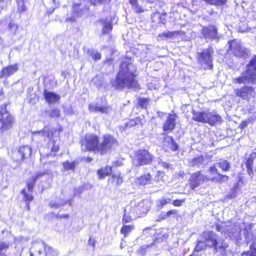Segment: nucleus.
Masks as SVG:
<instances>
[{"label":"nucleus","mask_w":256,"mask_h":256,"mask_svg":"<svg viewBox=\"0 0 256 256\" xmlns=\"http://www.w3.org/2000/svg\"><path fill=\"white\" fill-rule=\"evenodd\" d=\"M112 172V168L110 166H106L102 168L100 170H97V174L100 179H103L106 176L110 175Z\"/></svg>","instance_id":"c85d7f7f"},{"label":"nucleus","mask_w":256,"mask_h":256,"mask_svg":"<svg viewBox=\"0 0 256 256\" xmlns=\"http://www.w3.org/2000/svg\"><path fill=\"white\" fill-rule=\"evenodd\" d=\"M62 204H63V201L62 200L60 202H56L51 201L49 203V206L52 208H58L60 206H62Z\"/></svg>","instance_id":"de8ad7c7"},{"label":"nucleus","mask_w":256,"mask_h":256,"mask_svg":"<svg viewBox=\"0 0 256 256\" xmlns=\"http://www.w3.org/2000/svg\"><path fill=\"white\" fill-rule=\"evenodd\" d=\"M217 231L221 232L222 233H224V234H227V230L228 229L226 228L225 226L223 225L217 224L216 228Z\"/></svg>","instance_id":"09e8293b"},{"label":"nucleus","mask_w":256,"mask_h":256,"mask_svg":"<svg viewBox=\"0 0 256 256\" xmlns=\"http://www.w3.org/2000/svg\"><path fill=\"white\" fill-rule=\"evenodd\" d=\"M26 10V6H24V4H23L20 8V12H24Z\"/></svg>","instance_id":"338daca9"},{"label":"nucleus","mask_w":256,"mask_h":256,"mask_svg":"<svg viewBox=\"0 0 256 256\" xmlns=\"http://www.w3.org/2000/svg\"><path fill=\"white\" fill-rule=\"evenodd\" d=\"M202 34L206 38L215 39L217 38V30L213 26L204 28L202 30Z\"/></svg>","instance_id":"4be33fe9"},{"label":"nucleus","mask_w":256,"mask_h":256,"mask_svg":"<svg viewBox=\"0 0 256 256\" xmlns=\"http://www.w3.org/2000/svg\"><path fill=\"white\" fill-rule=\"evenodd\" d=\"M192 120L196 122L208 123L211 126L220 122L222 117L214 110H206L202 112L192 110Z\"/></svg>","instance_id":"f03ea898"},{"label":"nucleus","mask_w":256,"mask_h":256,"mask_svg":"<svg viewBox=\"0 0 256 256\" xmlns=\"http://www.w3.org/2000/svg\"><path fill=\"white\" fill-rule=\"evenodd\" d=\"M208 246L206 244L204 239L201 238L200 240H198L197 244L194 248V251L200 252L205 250Z\"/></svg>","instance_id":"f704fd0d"},{"label":"nucleus","mask_w":256,"mask_h":256,"mask_svg":"<svg viewBox=\"0 0 256 256\" xmlns=\"http://www.w3.org/2000/svg\"><path fill=\"white\" fill-rule=\"evenodd\" d=\"M40 247L42 248H44L45 254L42 255V252L41 250L39 249L37 250H34V252H38V256H57L58 253L57 251L52 248L51 246L46 245V243L44 242H32V247L33 249H36Z\"/></svg>","instance_id":"6e6552de"},{"label":"nucleus","mask_w":256,"mask_h":256,"mask_svg":"<svg viewBox=\"0 0 256 256\" xmlns=\"http://www.w3.org/2000/svg\"><path fill=\"white\" fill-rule=\"evenodd\" d=\"M234 93L238 97L248 100L253 96L254 88L252 86H246L242 88L235 89Z\"/></svg>","instance_id":"f8f14e48"},{"label":"nucleus","mask_w":256,"mask_h":256,"mask_svg":"<svg viewBox=\"0 0 256 256\" xmlns=\"http://www.w3.org/2000/svg\"><path fill=\"white\" fill-rule=\"evenodd\" d=\"M176 213L177 211L176 210H170L166 213L165 216L168 218L172 214H176Z\"/></svg>","instance_id":"bf43d9fd"},{"label":"nucleus","mask_w":256,"mask_h":256,"mask_svg":"<svg viewBox=\"0 0 256 256\" xmlns=\"http://www.w3.org/2000/svg\"><path fill=\"white\" fill-rule=\"evenodd\" d=\"M153 158L148 151L140 149L135 152L132 158L133 163L137 166L148 164L152 162Z\"/></svg>","instance_id":"7ed1b4c3"},{"label":"nucleus","mask_w":256,"mask_h":256,"mask_svg":"<svg viewBox=\"0 0 256 256\" xmlns=\"http://www.w3.org/2000/svg\"><path fill=\"white\" fill-rule=\"evenodd\" d=\"M102 34H108L112 30V26L110 21L108 20H102Z\"/></svg>","instance_id":"7c9ffc66"},{"label":"nucleus","mask_w":256,"mask_h":256,"mask_svg":"<svg viewBox=\"0 0 256 256\" xmlns=\"http://www.w3.org/2000/svg\"><path fill=\"white\" fill-rule=\"evenodd\" d=\"M116 143V140L111 136L106 134L103 137V140L98 148V152L102 154L108 152L112 146Z\"/></svg>","instance_id":"1a4fd4ad"},{"label":"nucleus","mask_w":256,"mask_h":256,"mask_svg":"<svg viewBox=\"0 0 256 256\" xmlns=\"http://www.w3.org/2000/svg\"><path fill=\"white\" fill-rule=\"evenodd\" d=\"M32 150V148L28 146H21L12 152V157L14 161L21 162L31 155Z\"/></svg>","instance_id":"0eeeda50"},{"label":"nucleus","mask_w":256,"mask_h":256,"mask_svg":"<svg viewBox=\"0 0 256 256\" xmlns=\"http://www.w3.org/2000/svg\"><path fill=\"white\" fill-rule=\"evenodd\" d=\"M136 72V70L130 62H123L113 84L117 89L124 88H138V84L135 79Z\"/></svg>","instance_id":"f257e3e1"},{"label":"nucleus","mask_w":256,"mask_h":256,"mask_svg":"<svg viewBox=\"0 0 256 256\" xmlns=\"http://www.w3.org/2000/svg\"><path fill=\"white\" fill-rule=\"evenodd\" d=\"M59 114V112L56 110H53L50 114V116L52 117L58 116Z\"/></svg>","instance_id":"680f3d73"},{"label":"nucleus","mask_w":256,"mask_h":256,"mask_svg":"<svg viewBox=\"0 0 256 256\" xmlns=\"http://www.w3.org/2000/svg\"><path fill=\"white\" fill-rule=\"evenodd\" d=\"M228 47L234 54L238 57H244L246 54V49L242 46L239 40H234L230 41Z\"/></svg>","instance_id":"9d476101"},{"label":"nucleus","mask_w":256,"mask_h":256,"mask_svg":"<svg viewBox=\"0 0 256 256\" xmlns=\"http://www.w3.org/2000/svg\"><path fill=\"white\" fill-rule=\"evenodd\" d=\"M150 102V99L149 98H140L139 100V105L142 108H146V106Z\"/></svg>","instance_id":"49530a36"},{"label":"nucleus","mask_w":256,"mask_h":256,"mask_svg":"<svg viewBox=\"0 0 256 256\" xmlns=\"http://www.w3.org/2000/svg\"><path fill=\"white\" fill-rule=\"evenodd\" d=\"M76 163L75 162H65V170H74V167L76 166Z\"/></svg>","instance_id":"a18cd8bd"},{"label":"nucleus","mask_w":256,"mask_h":256,"mask_svg":"<svg viewBox=\"0 0 256 256\" xmlns=\"http://www.w3.org/2000/svg\"><path fill=\"white\" fill-rule=\"evenodd\" d=\"M153 244H150L144 245L142 246L141 248L146 249L148 248L151 247Z\"/></svg>","instance_id":"0e129e2a"},{"label":"nucleus","mask_w":256,"mask_h":256,"mask_svg":"<svg viewBox=\"0 0 256 256\" xmlns=\"http://www.w3.org/2000/svg\"><path fill=\"white\" fill-rule=\"evenodd\" d=\"M256 239L255 238L250 246V250L248 252H244L242 255L244 256H256Z\"/></svg>","instance_id":"e433bc0d"},{"label":"nucleus","mask_w":256,"mask_h":256,"mask_svg":"<svg viewBox=\"0 0 256 256\" xmlns=\"http://www.w3.org/2000/svg\"><path fill=\"white\" fill-rule=\"evenodd\" d=\"M130 210V207L129 206H128L124 210V214L123 218H122V222L125 223L129 222L132 220V217L130 216V215L128 214V212H127V210Z\"/></svg>","instance_id":"79ce46f5"},{"label":"nucleus","mask_w":256,"mask_h":256,"mask_svg":"<svg viewBox=\"0 0 256 256\" xmlns=\"http://www.w3.org/2000/svg\"><path fill=\"white\" fill-rule=\"evenodd\" d=\"M244 232L247 243L252 242V244H253L254 239H256V236L253 234L251 232L248 231L247 229H244Z\"/></svg>","instance_id":"58836bf2"},{"label":"nucleus","mask_w":256,"mask_h":256,"mask_svg":"<svg viewBox=\"0 0 256 256\" xmlns=\"http://www.w3.org/2000/svg\"><path fill=\"white\" fill-rule=\"evenodd\" d=\"M256 156V153L254 152L250 154V157L247 159L246 162V165L247 168V171L249 174V176L252 178L254 174V172L253 170V162Z\"/></svg>","instance_id":"393cba45"},{"label":"nucleus","mask_w":256,"mask_h":256,"mask_svg":"<svg viewBox=\"0 0 256 256\" xmlns=\"http://www.w3.org/2000/svg\"><path fill=\"white\" fill-rule=\"evenodd\" d=\"M91 55L94 60H98L101 58L100 54L98 52H94Z\"/></svg>","instance_id":"6e6d98bb"},{"label":"nucleus","mask_w":256,"mask_h":256,"mask_svg":"<svg viewBox=\"0 0 256 256\" xmlns=\"http://www.w3.org/2000/svg\"><path fill=\"white\" fill-rule=\"evenodd\" d=\"M176 116L175 114H169L167 120L163 126V130L164 132L172 130L176 125Z\"/></svg>","instance_id":"f3484780"},{"label":"nucleus","mask_w":256,"mask_h":256,"mask_svg":"<svg viewBox=\"0 0 256 256\" xmlns=\"http://www.w3.org/2000/svg\"><path fill=\"white\" fill-rule=\"evenodd\" d=\"M200 238L204 240L208 247L212 248L218 240V235L210 230L204 232L200 235Z\"/></svg>","instance_id":"9b49d317"},{"label":"nucleus","mask_w":256,"mask_h":256,"mask_svg":"<svg viewBox=\"0 0 256 256\" xmlns=\"http://www.w3.org/2000/svg\"><path fill=\"white\" fill-rule=\"evenodd\" d=\"M21 193L24 196V201L26 202V207L28 208V210H29L30 209L29 202H32L34 199V197H33L32 194H31L32 192L27 193L26 192V190L23 189L22 190Z\"/></svg>","instance_id":"2f4dec72"},{"label":"nucleus","mask_w":256,"mask_h":256,"mask_svg":"<svg viewBox=\"0 0 256 256\" xmlns=\"http://www.w3.org/2000/svg\"><path fill=\"white\" fill-rule=\"evenodd\" d=\"M81 5L82 4L80 3V4H75L74 6V14H76V16H80L82 15L81 12H79V8L81 6Z\"/></svg>","instance_id":"3c124183"},{"label":"nucleus","mask_w":256,"mask_h":256,"mask_svg":"<svg viewBox=\"0 0 256 256\" xmlns=\"http://www.w3.org/2000/svg\"><path fill=\"white\" fill-rule=\"evenodd\" d=\"M148 203H149V202L148 200H142V202H140L138 204V206L139 208H140V207L144 206V205H146V208H144V210H142V212H147L148 210Z\"/></svg>","instance_id":"603ef678"},{"label":"nucleus","mask_w":256,"mask_h":256,"mask_svg":"<svg viewBox=\"0 0 256 256\" xmlns=\"http://www.w3.org/2000/svg\"><path fill=\"white\" fill-rule=\"evenodd\" d=\"M46 174V172H40L36 174V176H32L29 178L27 182L28 190L30 192H32L34 186L36 184V180L43 176Z\"/></svg>","instance_id":"5701e85b"},{"label":"nucleus","mask_w":256,"mask_h":256,"mask_svg":"<svg viewBox=\"0 0 256 256\" xmlns=\"http://www.w3.org/2000/svg\"><path fill=\"white\" fill-rule=\"evenodd\" d=\"M82 148L83 150L98 152V138L94 134H88L82 141Z\"/></svg>","instance_id":"39448f33"},{"label":"nucleus","mask_w":256,"mask_h":256,"mask_svg":"<svg viewBox=\"0 0 256 256\" xmlns=\"http://www.w3.org/2000/svg\"><path fill=\"white\" fill-rule=\"evenodd\" d=\"M130 2L136 12H143L142 8L138 5L136 0H130Z\"/></svg>","instance_id":"c03bdc74"},{"label":"nucleus","mask_w":256,"mask_h":256,"mask_svg":"<svg viewBox=\"0 0 256 256\" xmlns=\"http://www.w3.org/2000/svg\"><path fill=\"white\" fill-rule=\"evenodd\" d=\"M213 53V49L210 47L198 54V60L204 68L211 69L212 68Z\"/></svg>","instance_id":"423d86ee"},{"label":"nucleus","mask_w":256,"mask_h":256,"mask_svg":"<svg viewBox=\"0 0 256 256\" xmlns=\"http://www.w3.org/2000/svg\"><path fill=\"white\" fill-rule=\"evenodd\" d=\"M184 202V200H174L173 202V204L174 206H180L182 204V203Z\"/></svg>","instance_id":"052dcab7"},{"label":"nucleus","mask_w":256,"mask_h":256,"mask_svg":"<svg viewBox=\"0 0 256 256\" xmlns=\"http://www.w3.org/2000/svg\"><path fill=\"white\" fill-rule=\"evenodd\" d=\"M178 32H166L161 33L158 36V40H172L176 36L178 35Z\"/></svg>","instance_id":"a878e982"},{"label":"nucleus","mask_w":256,"mask_h":256,"mask_svg":"<svg viewBox=\"0 0 256 256\" xmlns=\"http://www.w3.org/2000/svg\"><path fill=\"white\" fill-rule=\"evenodd\" d=\"M171 200L170 198H162L160 200L159 202L160 204V207L162 208L164 205L169 203L170 202Z\"/></svg>","instance_id":"5fc2aeb1"},{"label":"nucleus","mask_w":256,"mask_h":256,"mask_svg":"<svg viewBox=\"0 0 256 256\" xmlns=\"http://www.w3.org/2000/svg\"><path fill=\"white\" fill-rule=\"evenodd\" d=\"M8 30L10 34L12 35H15L18 29V26L13 21H10L8 25Z\"/></svg>","instance_id":"c9c22d12"},{"label":"nucleus","mask_w":256,"mask_h":256,"mask_svg":"<svg viewBox=\"0 0 256 256\" xmlns=\"http://www.w3.org/2000/svg\"><path fill=\"white\" fill-rule=\"evenodd\" d=\"M164 148L166 151H176L178 148V145L172 137L168 136L164 140Z\"/></svg>","instance_id":"6ab92c4d"},{"label":"nucleus","mask_w":256,"mask_h":256,"mask_svg":"<svg viewBox=\"0 0 256 256\" xmlns=\"http://www.w3.org/2000/svg\"><path fill=\"white\" fill-rule=\"evenodd\" d=\"M156 166L164 170H168L172 168L171 164L163 162L161 159L157 160V164Z\"/></svg>","instance_id":"72a5a7b5"},{"label":"nucleus","mask_w":256,"mask_h":256,"mask_svg":"<svg viewBox=\"0 0 256 256\" xmlns=\"http://www.w3.org/2000/svg\"><path fill=\"white\" fill-rule=\"evenodd\" d=\"M246 72L251 78L256 80V56H254L247 65Z\"/></svg>","instance_id":"412c9836"},{"label":"nucleus","mask_w":256,"mask_h":256,"mask_svg":"<svg viewBox=\"0 0 256 256\" xmlns=\"http://www.w3.org/2000/svg\"><path fill=\"white\" fill-rule=\"evenodd\" d=\"M134 229V225L124 226L122 227L120 232L122 234H124V237H126Z\"/></svg>","instance_id":"a19ab883"},{"label":"nucleus","mask_w":256,"mask_h":256,"mask_svg":"<svg viewBox=\"0 0 256 256\" xmlns=\"http://www.w3.org/2000/svg\"><path fill=\"white\" fill-rule=\"evenodd\" d=\"M240 228L238 224L234 225L232 228L230 232L227 230V234L231 239H236V240H240Z\"/></svg>","instance_id":"b1692460"},{"label":"nucleus","mask_w":256,"mask_h":256,"mask_svg":"<svg viewBox=\"0 0 256 256\" xmlns=\"http://www.w3.org/2000/svg\"><path fill=\"white\" fill-rule=\"evenodd\" d=\"M152 181V176L150 174H147L142 176L136 179V182L137 184L141 186H145L150 184Z\"/></svg>","instance_id":"cd10ccee"},{"label":"nucleus","mask_w":256,"mask_h":256,"mask_svg":"<svg viewBox=\"0 0 256 256\" xmlns=\"http://www.w3.org/2000/svg\"><path fill=\"white\" fill-rule=\"evenodd\" d=\"M95 243H96V241H95L94 239H93V238H90V240H88V244H89V245H90V246H92L94 248V245H95Z\"/></svg>","instance_id":"e2e57ef3"},{"label":"nucleus","mask_w":256,"mask_h":256,"mask_svg":"<svg viewBox=\"0 0 256 256\" xmlns=\"http://www.w3.org/2000/svg\"><path fill=\"white\" fill-rule=\"evenodd\" d=\"M6 105L0 107V130L4 132L12 127L14 119L6 110Z\"/></svg>","instance_id":"20e7f679"},{"label":"nucleus","mask_w":256,"mask_h":256,"mask_svg":"<svg viewBox=\"0 0 256 256\" xmlns=\"http://www.w3.org/2000/svg\"><path fill=\"white\" fill-rule=\"evenodd\" d=\"M212 181L218 182L220 183L226 182L228 179V177L226 175L220 174H218V175L215 176H213L210 178Z\"/></svg>","instance_id":"4c0bfd02"},{"label":"nucleus","mask_w":256,"mask_h":256,"mask_svg":"<svg viewBox=\"0 0 256 256\" xmlns=\"http://www.w3.org/2000/svg\"><path fill=\"white\" fill-rule=\"evenodd\" d=\"M90 2L92 4H96L97 2H110V0H90Z\"/></svg>","instance_id":"13d9d810"},{"label":"nucleus","mask_w":256,"mask_h":256,"mask_svg":"<svg viewBox=\"0 0 256 256\" xmlns=\"http://www.w3.org/2000/svg\"><path fill=\"white\" fill-rule=\"evenodd\" d=\"M206 179V176L202 174L200 172L193 174L190 180V187L194 190L202 184Z\"/></svg>","instance_id":"4468645a"},{"label":"nucleus","mask_w":256,"mask_h":256,"mask_svg":"<svg viewBox=\"0 0 256 256\" xmlns=\"http://www.w3.org/2000/svg\"><path fill=\"white\" fill-rule=\"evenodd\" d=\"M88 109L90 112H100L108 114L112 110L111 108L107 104H92L89 105Z\"/></svg>","instance_id":"2eb2a0df"},{"label":"nucleus","mask_w":256,"mask_h":256,"mask_svg":"<svg viewBox=\"0 0 256 256\" xmlns=\"http://www.w3.org/2000/svg\"><path fill=\"white\" fill-rule=\"evenodd\" d=\"M254 80H255L251 78L250 76L246 72L241 76L236 78H234L232 79V82L235 84H246L253 82Z\"/></svg>","instance_id":"a211bd4d"},{"label":"nucleus","mask_w":256,"mask_h":256,"mask_svg":"<svg viewBox=\"0 0 256 256\" xmlns=\"http://www.w3.org/2000/svg\"><path fill=\"white\" fill-rule=\"evenodd\" d=\"M157 174H158V176L162 177V176L164 174V172H162L161 170H158V172H157Z\"/></svg>","instance_id":"69168bd1"},{"label":"nucleus","mask_w":256,"mask_h":256,"mask_svg":"<svg viewBox=\"0 0 256 256\" xmlns=\"http://www.w3.org/2000/svg\"><path fill=\"white\" fill-rule=\"evenodd\" d=\"M112 182L116 185H120L123 182L122 178L119 174H112Z\"/></svg>","instance_id":"37998d69"},{"label":"nucleus","mask_w":256,"mask_h":256,"mask_svg":"<svg viewBox=\"0 0 256 256\" xmlns=\"http://www.w3.org/2000/svg\"><path fill=\"white\" fill-rule=\"evenodd\" d=\"M32 138H42V135H37L36 136H35L34 137L32 136Z\"/></svg>","instance_id":"774afa93"},{"label":"nucleus","mask_w":256,"mask_h":256,"mask_svg":"<svg viewBox=\"0 0 256 256\" xmlns=\"http://www.w3.org/2000/svg\"><path fill=\"white\" fill-rule=\"evenodd\" d=\"M9 244L4 242H0V254L3 250L6 249L8 248Z\"/></svg>","instance_id":"4d7b16f0"},{"label":"nucleus","mask_w":256,"mask_h":256,"mask_svg":"<svg viewBox=\"0 0 256 256\" xmlns=\"http://www.w3.org/2000/svg\"><path fill=\"white\" fill-rule=\"evenodd\" d=\"M209 172L210 176H212L211 178L216 176L218 175V174H219L218 172L217 168L214 166L210 167L209 169Z\"/></svg>","instance_id":"8fccbe9b"},{"label":"nucleus","mask_w":256,"mask_h":256,"mask_svg":"<svg viewBox=\"0 0 256 256\" xmlns=\"http://www.w3.org/2000/svg\"><path fill=\"white\" fill-rule=\"evenodd\" d=\"M54 132L56 130L52 128H50L49 126H44V129L40 131H34L32 132V136H36L37 135H42V140H46L50 139L54 134Z\"/></svg>","instance_id":"dca6fc26"},{"label":"nucleus","mask_w":256,"mask_h":256,"mask_svg":"<svg viewBox=\"0 0 256 256\" xmlns=\"http://www.w3.org/2000/svg\"><path fill=\"white\" fill-rule=\"evenodd\" d=\"M18 70L16 64L4 68L0 72V79L4 77H8L16 72Z\"/></svg>","instance_id":"aec40b11"},{"label":"nucleus","mask_w":256,"mask_h":256,"mask_svg":"<svg viewBox=\"0 0 256 256\" xmlns=\"http://www.w3.org/2000/svg\"><path fill=\"white\" fill-rule=\"evenodd\" d=\"M213 248L221 256H226L229 252L228 244L221 238L218 240Z\"/></svg>","instance_id":"ddd939ff"},{"label":"nucleus","mask_w":256,"mask_h":256,"mask_svg":"<svg viewBox=\"0 0 256 256\" xmlns=\"http://www.w3.org/2000/svg\"><path fill=\"white\" fill-rule=\"evenodd\" d=\"M206 4L215 6H221L226 4L227 0H203Z\"/></svg>","instance_id":"ea45409f"},{"label":"nucleus","mask_w":256,"mask_h":256,"mask_svg":"<svg viewBox=\"0 0 256 256\" xmlns=\"http://www.w3.org/2000/svg\"><path fill=\"white\" fill-rule=\"evenodd\" d=\"M190 166H199L200 164H204V158L202 155L198 156L190 160Z\"/></svg>","instance_id":"c756f323"},{"label":"nucleus","mask_w":256,"mask_h":256,"mask_svg":"<svg viewBox=\"0 0 256 256\" xmlns=\"http://www.w3.org/2000/svg\"><path fill=\"white\" fill-rule=\"evenodd\" d=\"M140 122V120L138 118H136L134 120H132L129 121L128 125L130 126H133L138 124Z\"/></svg>","instance_id":"864d4df0"},{"label":"nucleus","mask_w":256,"mask_h":256,"mask_svg":"<svg viewBox=\"0 0 256 256\" xmlns=\"http://www.w3.org/2000/svg\"><path fill=\"white\" fill-rule=\"evenodd\" d=\"M217 166L222 168L224 171H228L230 167V162L226 160L220 159L216 163Z\"/></svg>","instance_id":"473e14b6"},{"label":"nucleus","mask_w":256,"mask_h":256,"mask_svg":"<svg viewBox=\"0 0 256 256\" xmlns=\"http://www.w3.org/2000/svg\"><path fill=\"white\" fill-rule=\"evenodd\" d=\"M44 96L46 100L50 104L56 102L60 98L59 96L56 94L46 90L44 92Z\"/></svg>","instance_id":"bb28decb"}]
</instances>
